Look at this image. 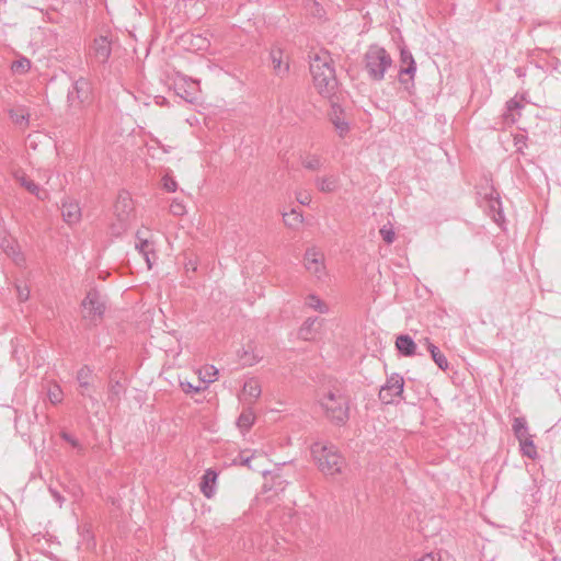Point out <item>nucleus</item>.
<instances>
[{"label":"nucleus","instance_id":"obj_26","mask_svg":"<svg viewBox=\"0 0 561 561\" xmlns=\"http://www.w3.org/2000/svg\"><path fill=\"white\" fill-rule=\"evenodd\" d=\"M306 306L320 313H327L329 311L328 306L318 296L313 294L307 296Z\"/></svg>","mask_w":561,"mask_h":561},{"label":"nucleus","instance_id":"obj_17","mask_svg":"<svg viewBox=\"0 0 561 561\" xmlns=\"http://www.w3.org/2000/svg\"><path fill=\"white\" fill-rule=\"evenodd\" d=\"M396 347L398 352L407 357L416 354V344L413 339L408 334H401L396 340Z\"/></svg>","mask_w":561,"mask_h":561},{"label":"nucleus","instance_id":"obj_55","mask_svg":"<svg viewBox=\"0 0 561 561\" xmlns=\"http://www.w3.org/2000/svg\"><path fill=\"white\" fill-rule=\"evenodd\" d=\"M206 371H207L208 375H210V374L213 375V370H207L206 369Z\"/></svg>","mask_w":561,"mask_h":561},{"label":"nucleus","instance_id":"obj_15","mask_svg":"<svg viewBox=\"0 0 561 561\" xmlns=\"http://www.w3.org/2000/svg\"><path fill=\"white\" fill-rule=\"evenodd\" d=\"M523 105L520 101L514 99H511L506 102L505 112L502 115L503 118V125L504 126H511L515 124L518 118L520 117V110Z\"/></svg>","mask_w":561,"mask_h":561},{"label":"nucleus","instance_id":"obj_10","mask_svg":"<svg viewBox=\"0 0 561 561\" xmlns=\"http://www.w3.org/2000/svg\"><path fill=\"white\" fill-rule=\"evenodd\" d=\"M112 54V41L107 36H99L94 38L90 47V56L101 65H105Z\"/></svg>","mask_w":561,"mask_h":561},{"label":"nucleus","instance_id":"obj_39","mask_svg":"<svg viewBox=\"0 0 561 561\" xmlns=\"http://www.w3.org/2000/svg\"><path fill=\"white\" fill-rule=\"evenodd\" d=\"M379 232L383 241L387 242L388 244L394 241V231L392 230V228L383 226Z\"/></svg>","mask_w":561,"mask_h":561},{"label":"nucleus","instance_id":"obj_46","mask_svg":"<svg viewBox=\"0 0 561 561\" xmlns=\"http://www.w3.org/2000/svg\"><path fill=\"white\" fill-rule=\"evenodd\" d=\"M514 435L515 437L517 438V440L520 443L522 440L528 438L529 436H531L528 432V428L527 430H522V431H518V432H514Z\"/></svg>","mask_w":561,"mask_h":561},{"label":"nucleus","instance_id":"obj_48","mask_svg":"<svg viewBox=\"0 0 561 561\" xmlns=\"http://www.w3.org/2000/svg\"><path fill=\"white\" fill-rule=\"evenodd\" d=\"M515 146H517L518 151H522L523 146H525V136H523V135L515 136Z\"/></svg>","mask_w":561,"mask_h":561},{"label":"nucleus","instance_id":"obj_51","mask_svg":"<svg viewBox=\"0 0 561 561\" xmlns=\"http://www.w3.org/2000/svg\"><path fill=\"white\" fill-rule=\"evenodd\" d=\"M51 493H53L55 500L61 505V496L59 495V493L54 492V491H51Z\"/></svg>","mask_w":561,"mask_h":561},{"label":"nucleus","instance_id":"obj_9","mask_svg":"<svg viewBox=\"0 0 561 561\" xmlns=\"http://www.w3.org/2000/svg\"><path fill=\"white\" fill-rule=\"evenodd\" d=\"M91 82L88 79L80 77L79 79L75 80L71 87L68 89L67 102L73 105V94H77L78 102L85 105L91 101Z\"/></svg>","mask_w":561,"mask_h":561},{"label":"nucleus","instance_id":"obj_16","mask_svg":"<svg viewBox=\"0 0 561 561\" xmlns=\"http://www.w3.org/2000/svg\"><path fill=\"white\" fill-rule=\"evenodd\" d=\"M16 181L27 192L35 195L38 199L44 201L47 197V192L39 187L33 180L27 178L25 174H15Z\"/></svg>","mask_w":561,"mask_h":561},{"label":"nucleus","instance_id":"obj_38","mask_svg":"<svg viewBox=\"0 0 561 561\" xmlns=\"http://www.w3.org/2000/svg\"><path fill=\"white\" fill-rule=\"evenodd\" d=\"M195 82H193L192 85H190V90L185 91H176V93L183 98L185 101L192 103L196 99V90H194L193 85Z\"/></svg>","mask_w":561,"mask_h":561},{"label":"nucleus","instance_id":"obj_21","mask_svg":"<svg viewBox=\"0 0 561 561\" xmlns=\"http://www.w3.org/2000/svg\"><path fill=\"white\" fill-rule=\"evenodd\" d=\"M340 110L337 106H333V113L331 114V122L334 125L335 129L339 131L341 137H344L348 130L350 125L346 121H344L341 115L337 113Z\"/></svg>","mask_w":561,"mask_h":561},{"label":"nucleus","instance_id":"obj_53","mask_svg":"<svg viewBox=\"0 0 561 561\" xmlns=\"http://www.w3.org/2000/svg\"><path fill=\"white\" fill-rule=\"evenodd\" d=\"M470 273V268L469 267H465L462 270V276L466 277L468 274Z\"/></svg>","mask_w":561,"mask_h":561},{"label":"nucleus","instance_id":"obj_19","mask_svg":"<svg viewBox=\"0 0 561 561\" xmlns=\"http://www.w3.org/2000/svg\"><path fill=\"white\" fill-rule=\"evenodd\" d=\"M425 342H426V345H427V351L430 352L431 356H432V359L434 360V363L442 369V370H446L448 369V360L446 358V356L440 352V350L434 345L433 343H431L428 341V339H425Z\"/></svg>","mask_w":561,"mask_h":561},{"label":"nucleus","instance_id":"obj_7","mask_svg":"<svg viewBox=\"0 0 561 561\" xmlns=\"http://www.w3.org/2000/svg\"><path fill=\"white\" fill-rule=\"evenodd\" d=\"M404 379L401 375L393 373L387 377L386 382L379 390V399L385 404H392L397 399L402 398Z\"/></svg>","mask_w":561,"mask_h":561},{"label":"nucleus","instance_id":"obj_42","mask_svg":"<svg viewBox=\"0 0 561 561\" xmlns=\"http://www.w3.org/2000/svg\"><path fill=\"white\" fill-rule=\"evenodd\" d=\"M309 11H310V13L313 16H317L319 19H321L323 16V14H324V11H323L322 7L318 2H316V1H312L310 3Z\"/></svg>","mask_w":561,"mask_h":561},{"label":"nucleus","instance_id":"obj_43","mask_svg":"<svg viewBox=\"0 0 561 561\" xmlns=\"http://www.w3.org/2000/svg\"><path fill=\"white\" fill-rule=\"evenodd\" d=\"M415 72H416V64H415L414 59H411V62L409 65H407L405 68H402L399 73H400V76L408 75L412 78Z\"/></svg>","mask_w":561,"mask_h":561},{"label":"nucleus","instance_id":"obj_30","mask_svg":"<svg viewBox=\"0 0 561 561\" xmlns=\"http://www.w3.org/2000/svg\"><path fill=\"white\" fill-rule=\"evenodd\" d=\"M47 397L53 404L60 403L64 399V392L61 387L58 383H54L53 386H50L47 391Z\"/></svg>","mask_w":561,"mask_h":561},{"label":"nucleus","instance_id":"obj_18","mask_svg":"<svg viewBox=\"0 0 561 561\" xmlns=\"http://www.w3.org/2000/svg\"><path fill=\"white\" fill-rule=\"evenodd\" d=\"M317 188L322 193L335 192L340 186V178L335 174L318 176L314 181Z\"/></svg>","mask_w":561,"mask_h":561},{"label":"nucleus","instance_id":"obj_2","mask_svg":"<svg viewBox=\"0 0 561 561\" xmlns=\"http://www.w3.org/2000/svg\"><path fill=\"white\" fill-rule=\"evenodd\" d=\"M310 72L313 78L314 87L320 94L330 96L334 93L337 80L335 69L332 66V59L328 51H321L311 58Z\"/></svg>","mask_w":561,"mask_h":561},{"label":"nucleus","instance_id":"obj_52","mask_svg":"<svg viewBox=\"0 0 561 561\" xmlns=\"http://www.w3.org/2000/svg\"><path fill=\"white\" fill-rule=\"evenodd\" d=\"M207 370H213V376H216L218 374V370L214 366H209Z\"/></svg>","mask_w":561,"mask_h":561},{"label":"nucleus","instance_id":"obj_44","mask_svg":"<svg viewBox=\"0 0 561 561\" xmlns=\"http://www.w3.org/2000/svg\"><path fill=\"white\" fill-rule=\"evenodd\" d=\"M83 106H84L83 103L78 102L77 94H73V105L68 103L69 111L72 115L78 114L82 110Z\"/></svg>","mask_w":561,"mask_h":561},{"label":"nucleus","instance_id":"obj_29","mask_svg":"<svg viewBox=\"0 0 561 561\" xmlns=\"http://www.w3.org/2000/svg\"><path fill=\"white\" fill-rule=\"evenodd\" d=\"M124 386L121 381H112L108 389V400L114 402L118 401L124 393Z\"/></svg>","mask_w":561,"mask_h":561},{"label":"nucleus","instance_id":"obj_56","mask_svg":"<svg viewBox=\"0 0 561 561\" xmlns=\"http://www.w3.org/2000/svg\"><path fill=\"white\" fill-rule=\"evenodd\" d=\"M540 561H546V560L541 559Z\"/></svg>","mask_w":561,"mask_h":561},{"label":"nucleus","instance_id":"obj_1","mask_svg":"<svg viewBox=\"0 0 561 561\" xmlns=\"http://www.w3.org/2000/svg\"><path fill=\"white\" fill-rule=\"evenodd\" d=\"M318 403L325 417L333 424L342 426L348 421L350 397L341 387L332 386L319 396Z\"/></svg>","mask_w":561,"mask_h":561},{"label":"nucleus","instance_id":"obj_20","mask_svg":"<svg viewBox=\"0 0 561 561\" xmlns=\"http://www.w3.org/2000/svg\"><path fill=\"white\" fill-rule=\"evenodd\" d=\"M137 239H138V242L136 243L135 247L138 250V252L142 255V257L145 259L148 268H151L152 267L151 255L154 256L152 247L148 240L141 239L139 233H137Z\"/></svg>","mask_w":561,"mask_h":561},{"label":"nucleus","instance_id":"obj_50","mask_svg":"<svg viewBox=\"0 0 561 561\" xmlns=\"http://www.w3.org/2000/svg\"><path fill=\"white\" fill-rule=\"evenodd\" d=\"M260 358H256L254 357L253 359H247L244 358V364H248V365H253L254 363H256Z\"/></svg>","mask_w":561,"mask_h":561},{"label":"nucleus","instance_id":"obj_34","mask_svg":"<svg viewBox=\"0 0 561 561\" xmlns=\"http://www.w3.org/2000/svg\"><path fill=\"white\" fill-rule=\"evenodd\" d=\"M253 458V455H248L247 453H240L234 459H233V463L234 465H240V466H245L248 468H252L251 467V460Z\"/></svg>","mask_w":561,"mask_h":561},{"label":"nucleus","instance_id":"obj_8","mask_svg":"<svg viewBox=\"0 0 561 561\" xmlns=\"http://www.w3.org/2000/svg\"><path fill=\"white\" fill-rule=\"evenodd\" d=\"M304 265L306 270L314 275L318 279H322L325 273L324 255L316 247L308 248L304 256Z\"/></svg>","mask_w":561,"mask_h":561},{"label":"nucleus","instance_id":"obj_37","mask_svg":"<svg viewBox=\"0 0 561 561\" xmlns=\"http://www.w3.org/2000/svg\"><path fill=\"white\" fill-rule=\"evenodd\" d=\"M61 438L69 443L73 448H77L79 451H82L83 450V447L82 445L79 443V440L77 438H75L71 434L67 433V432H62L60 434Z\"/></svg>","mask_w":561,"mask_h":561},{"label":"nucleus","instance_id":"obj_25","mask_svg":"<svg viewBox=\"0 0 561 561\" xmlns=\"http://www.w3.org/2000/svg\"><path fill=\"white\" fill-rule=\"evenodd\" d=\"M490 210L493 213V219L496 224H500L504 220V215L502 211V204L499 197L490 196L489 199Z\"/></svg>","mask_w":561,"mask_h":561},{"label":"nucleus","instance_id":"obj_3","mask_svg":"<svg viewBox=\"0 0 561 561\" xmlns=\"http://www.w3.org/2000/svg\"><path fill=\"white\" fill-rule=\"evenodd\" d=\"M311 454L321 472L327 476L340 473L344 466V458L332 444L314 443Z\"/></svg>","mask_w":561,"mask_h":561},{"label":"nucleus","instance_id":"obj_40","mask_svg":"<svg viewBox=\"0 0 561 561\" xmlns=\"http://www.w3.org/2000/svg\"><path fill=\"white\" fill-rule=\"evenodd\" d=\"M527 428H528V425H527V421L525 417H515L513 420V424H512L513 432H518V431L527 430Z\"/></svg>","mask_w":561,"mask_h":561},{"label":"nucleus","instance_id":"obj_6","mask_svg":"<svg viewBox=\"0 0 561 561\" xmlns=\"http://www.w3.org/2000/svg\"><path fill=\"white\" fill-rule=\"evenodd\" d=\"M82 318L92 324H96L106 309L105 298L96 290L90 289L81 302Z\"/></svg>","mask_w":561,"mask_h":561},{"label":"nucleus","instance_id":"obj_27","mask_svg":"<svg viewBox=\"0 0 561 561\" xmlns=\"http://www.w3.org/2000/svg\"><path fill=\"white\" fill-rule=\"evenodd\" d=\"M31 69V61L24 56H20L11 65V70L14 73L24 75Z\"/></svg>","mask_w":561,"mask_h":561},{"label":"nucleus","instance_id":"obj_31","mask_svg":"<svg viewBox=\"0 0 561 561\" xmlns=\"http://www.w3.org/2000/svg\"><path fill=\"white\" fill-rule=\"evenodd\" d=\"M243 390L249 397L253 399L259 398L261 394V387L259 382L254 379L247 381L243 386Z\"/></svg>","mask_w":561,"mask_h":561},{"label":"nucleus","instance_id":"obj_32","mask_svg":"<svg viewBox=\"0 0 561 561\" xmlns=\"http://www.w3.org/2000/svg\"><path fill=\"white\" fill-rule=\"evenodd\" d=\"M162 185L167 192L174 193L178 190V183L175 179L167 172L162 178Z\"/></svg>","mask_w":561,"mask_h":561},{"label":"nucleus","instance_id":"obj_4","mask_svg":"<svg viewBox=\"0 0 561 561\" xmlns=\"http://www.w3.org/2000/svg\"><path fill=\"white\" fill-rule=\"evenodd\" d=\"M114 218L110 225L112 236L119 237L130 227L134 219V203L128 192L118 193L113 210Z\"/></svg>","mask_w":561,"mask_h":561},{"label":"nucleus","instance_id":"obj_23","mask_svg":"<svg viewBox=\"0 0 561 561\" xmlns=\"http://www.w3.org/2000/svg\"><path fill=\"white\" fill-rule=\"evenodd\" d=\"M520 453L523 456L528 457L529 459H536L538 456L537 447L535 446L533 436L522 440L519 443Z\"/></svg>","mask_w":561,"mask_h":561},{"label":"nucleus","instance_id":"obj_12","mask_svg":"<svg viewBox=\"0 0 561 561\" xmlns=\"http://www.w3.org/2000/svg\"><path fill=\"white\" fill-rule=\"evenodd\" d=\"M217 479L218 472L215 469L208 468L205 470L199 483L201 492L205 497L211 499L215 495Z\"/></svg>","mask_w":561,"mask_h":561},{"label":"nucleus","instance_id":"obj_28","mask_svg":"<svg viewBox=\"0 0 561 561\" xmlns=\"http://www.w3.org/2000/svg\"><path fill=\"white\" fill-rule=\"evenodd\" d=\"M301 163L306 169L311 171H317L323 165L321 157L317 154H307L305 158H302Z\"/></svg>","mask_w":561,"mask_h":561},{"label":"nucleus","instance_id":"obj_47","mask_svg":"<svg viewBox=\"0 0 561 561\" xmlns=\"http://www.w3.org/2000/svg\"><path fill=\"white\" fill-rule=\"evenodd\" d=\"M11 117L16 124H22L23 122H27L28 119V115H25L24 113L11 114Z\"/></svg>","mask_w":561,"mask_h":561},{"label":"nucleus","instance_id":"obj_33","mask_svg":"<svg viewBox=\"0 0 561 561\" xmlns=\"http://www.w3.org/2000/svg\"><path fill=\"white\" fill-rule=\"evenodd\" d=\"M170 211L172 215L180 217L186 213V208L182 201L174 198L170 204Z\"/></svg>","mask_w":561,"mask_h":561},{"label":"nucleus","instance_id":"obj_14","mask_svg":"<svg viewBox=\"0 0 561 561\" xmlns=\"http://www.w3.org/2000/svg\"><path fill=\"white\" fill-rule=\"evenodd\" d=\"M61 216L68 225H73L81 219V208L76 201L65 199L61 204Z\"/></svg>","mask_w":561,"mask_h":561},{"label":"nucleus","instance_id":"obj_35","mask_svg":"<svg viewBox=\"0 0 561 561\" xmlns=\"http://www.w3.org/2000/svg\"><path fill=\"white\" fill-rule=\"evenodd\" d=\"M15 289H16L18 298L20 301H26L28 299L30 288L27 287V285L22 284V283H16Z\"/></svg>","mask_w":561,"mask_h":561},{"label":"nucleus","instance_id":"obj_54","mask_svg":"<svg viewBox=\"0 0 561 561\" xmlns=\"http://www.w3.org/2000/svg\"><path fill=\"white\" fill-rule=\"evenodd\" d=\"M164 153L170 152V147L161 146Z\"/></svg>","mask_w":561,"mask_h":561},{"label":"nucleus","instance_id":"obj_11","mask_svg":"<svg viewBox=\"0 0 561 561\" xmlns=\"http://www.w3.org/2000/svg\"><path fill=\"white\" fill-rule=\"evenodd\" d=\"M283 57H284V51L279 47H277V46L272 47L271 53H270V58H271L273 70H274L275 75L278 76L279 78L286 77L289 72V62L287 60L284 61Z\"/></svg>","mask_w":561,"mask_h":561},{"label":"nucleus","instance_id":"obj_22","mask_svg":"<svg viewBox=\"0 0 561 561\" xmlns=\"http://www.w3.org/2000/svg\"><path fill=\"white\" fill-rule=\"evenodd\" d=\"M319 322L317 317L307 318L301 328L299 329V336L306 341L311 340L313 337V327Z\"/></svg>","mask_w":561,"mask_h":561},{"label":"nucleus","instance_id":"obj_36","mask_svg":"<svg viewBox=\"0 0 561 561\" xmlns=\"http://www.w3.org/2000/svg\"><path fill=\"white\" fill-rule=\"evenodd\" d=\"M253 423V416L250 413H242L237 421L240 428H250Z\"/></svg>","mask_w":561,"mask_h":561},{"label":"nucleus","instance_id":"obj_24","mask_svg":"<svg viewBox=\"0 0 561 561\" xmlns=\"http://www.w3.org/2000/svg\"><path fill=\"white\" fill-rule=\"evenodd\" d=\"M284 224L289 228H297L302 224V214L297 209H291L289 213L283 214Z\"/></svg>","mask_w":561,"mask_h":561},{"label":"nucleus","instance_id":"obj_5","mask_svg":"<svg viewBox=\"0 0 561 561\" xmlns=\"http://www.w3.org/2000/svg\"><path fill=\"white\" fill-rule=\"evenodd\" d=\"M391 65V56L383 47L378 45L369 46L365 54V68L373 80L381 81Z\"/></svg>","mask_w":561,"mask_h":561},{"label":"nucleus","instance_id":"obj_45","mask_svg":"<svg viewBox=\"0 0 561 561\" xmlns=\"http://www.w3.org/2000/svg\"><path fill=\"white\" fill-rule=\"evenodd\" d=\"M400 57H401V62L405 64V65H409L411 62V59H414L412 54L407 49H401Z\"/></svg>","mask_w":561,"mask_h":561},{"label":"nucleus","instance_id":"obj_41","mask_svg":"<svg viewBox=\"0 0 561 561\" xmlns=\"http://www.w3.org/2000/svg\"><path fill=\"white\" fill-rule=\"evenodd\" d=\"M181 388L185 393H197L201 391V386H194L190 381H181Z\"/></svg>","mask_w":561,"mask_h":561},{"label":"nucleus","instance_id":"obj_13","mask_svg":"<svg viewBox=\"0 0 561 561\" xmlns=\"http://www.w3.org/2000/svg\"><path fill=\"white\" fill-rule=\"evenodd\" d=\"M92 375H93L92 368L88 365H84L77 371L76 379H77L80 388L82 389L80 391V394L82 397L89 398L92 402H96V399L93 397V394L90 393V388H91L90 379H91Z\"/></svg>","mask_w":561,"mask_h":561},{"label":"nucleus","instance_id":"obj_49","mask_svg":"<svg viewBox=\"0 0 561 561\" xmlns=\"http://www.w3.org/2000/svg\"><path fill=\"white\" fill-rule=\"evenodd\" d=\"M298 202L301 204V205H308L311 201L310 196L305 194H300L298 197H297Z\"/></svg>","mask_w":561,"mask_h":561}]
</instances>
